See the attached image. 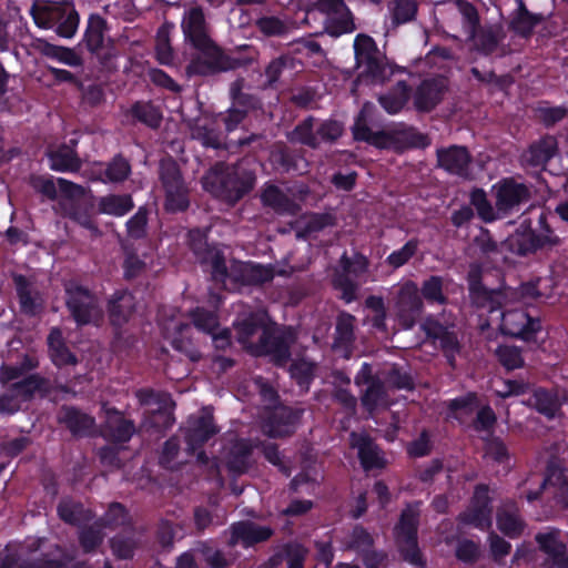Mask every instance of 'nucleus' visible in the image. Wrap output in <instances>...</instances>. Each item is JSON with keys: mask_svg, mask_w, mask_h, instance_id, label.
Wrapping results in <instances>:
<instances>
[{"mask_svg": "<svg viewBox=\"0 0 568 568\" xmlns=\"http://www.w3.org/2000/svg\"><path fill=\"white\" fill-rule=\"evenodd\" d=\"M204 189L226 203L235 204L255 186L256 173L247 161L233 165L216 163L202 178Z\"/></svg>", "mask_w": 568, "mask_h": 568, "instance_id": "1", "label": "nucleus"}, {"mask_svg": "<svg viewBox=\"0 0 568 568\" xmlns=\"http://www.w3.org/2000/svg\"><path fill=\"white\" fill-rule=\"evenodd\" d=\"M317 18L322 20L323 32L335 38L356 28L354 16L344 0H317L306 9L304 23L312 26Z\"/></svg>", "mask_w": 568, "mask_h": 568, "instance_id": "2", "label": "nucleus"}, {"mask_svg": "<svg viewBox=\"0 0 568 568\" xmlns=\"http://www.w3.org/2000/svg\"><path fill=\"white\" fill-rule=\"evenodd\" d=\"M31 14L36 23L41 28L55 29V32L63 38L74 36L79 26V14L74 7L60 0H50L38 7H31Z\"/></svg>", "mask_w": 568, "mask_h": 568, "instance_id": "3", "label": "nucleus"}, {"mask_svg": "<svg viewBox=\"0 0 568 568\" xmlns=\"http://www.w3.org/2000/svg\"><path fill=\"white\" fill-rule=\"evenodd\" d=\"M197 52L186 67L187 75L209 77L227 72L240 67V61L225 54L223 50L210 39L203 44L193 47Z\"/></svg>", "mask_w": 568, "mask_h": 568, "instance_id": "4", "label": "nucleus"}, {"mask_svg": "<svg viewBox=\"0 0 568 568\" xmlns=\"http://www.w3.org/2000/svg\"><path fill=\"white\" fill-rule=\"evenodd\" d=\"M65 305L79 326L97 324L103 316L98 296L89 288L68 282L64 286Z\"/></svg>", "mask_w": 568, "mask_h": 568, "instance_id": "5", "label": "nucleus"}, {"mask_svg": "<svg viewBox=\"0 0 568 568\" xmlns=\"http://www.w3.org/2000/svg\"><path fill=\"white\" fill-rule=\"evenodd\" d=\"M50 392V383L38 374L28 375L22 382L10 385L0 395V416L13 415L22 409V404L32 400L37 395L44 396Z\"/></svg>", "mask_w": 568, "mask_h": 568, "instance_id": "6", "label": "nucleus"}, {"mask_svg": "<svg viewBox=\"0 0 568 568\" xmlns=\"http://www.w3.org/2000/svg\"><path fill=\"white\" fill-rule=\"evenodd\" d=\"M159 176L165 191V207L183 211L189 206V189L182 178L179 164L172 158L160 161Z\"/></svg>", "mask_w": 568, "mask_h": 568, "instance_id": "7", "label": "nucleus"}, {"mask_svg": "<svg viewBox=\"0 0 568 568\" xmlns=\"http://www.w3.org/2000/svg\"><path fill=\"white\" fill-rule=\"evenodd\" d=\"M419 509L417 506H407L402 515L398 525L395 527L396 544L404 560L423 566V557L417 544V527Z\"/></svg>", "mask_w": 568, "mask_h": 568, "instance_id": "8", "label": "nucleus"}, {"mask_svg": "<svg viewBox=\"0 0 568 568\" xmlns=\"http://www.w3.org/2000/svg\"><path fill=\"white\" fill-rule=\"evenodd\" d=\"M469 292L473 302L488 310L489 313L497 312L518 298V293L510 287L504 290H488L480 283V268L471 265L468 272Z\"/></svg>", "mask_w": 568, "mask_h": 568, "instance_id": "9", "label": "nucleus"}, {"mask_svg": "<svg viewBox=\"0 0 568 568\" xmlns=\"http://www.w3.org/2000/svg\"><path fill=\"white\" fill-rule=\"evenodd\" d=\"M217 433L212 413L204 408L197 415H192L184 427L186 452L195 454L199 463L205 465L209 460L201 447Z\"/></svg>", "mask_w": 568, "mask_h": 568, "instance_id": "10", "label": "nucleus"}, {"mask_svg": "<svg viewBox=\"0 0 568 568\" xmlns=\"http://www.w3.org/2000/svg\"><path fill=\"white\" fill-rule=\"evenodd\" d=\"M270 324L271 320L264 311H256L244 315L234 323L237 342L243 348L254 355V353L261 349V342L264 341L263 338H266Z\"/></svg>", "mask_w": 568, "mask_h": 568, "instance_id": "11", "label": "nucleus"}, {"mask_svg": "<svg viewBox=\"0 0 568 568\" xmlns=\"http://www.w3.org/2000/svg\"><path fill=\"white\" fill-rule=\"evenodd\" d=\"M354 50L357 67L364 68L374 80L384 82L392 74V68L371 37L358 34L354 41Z\"/></svg>", "mask_w": 568, "mask_h": 568, "instance_id": "12", "label": "nucleus"}, {"mask_svg": "<svg viewBox=\"0 0 568 568\" xmlns=\"http://www.w3.org/2000/svg\"><path fill=\"white\" fill-rule=\"evenodd\" d=\"M266 338L261 342L262 346L255 356L267 355L276 365H284L291 357V346L295 342V334L290 327H278L271 322Z\"/></svg>", "mask_w": 568, "mask_h": 568, "instance_id": "13", "label": "nucleus"}, {"mask_svg": "<svg viewBox=\"0 0 568 568\" xmlns=\"http://www.w3.org/2000/svg\"><path fill=\"white\" fill-rule=\"evenodd\" d=\"M355 384L357 386H366L362 392L361 402L369 414L379 408H386L389 405L386 386L378 376L373 375L371 365L364 364L362 366L355 377Z\"/></svg>", "mask_w": 568, "mask_h": 568, "instance_id": "14", "label": "nucleus"}, {"mask_svg": "<svg viewBox=\"0 0 568 568\" xmlns=\"http://www.w3.org/2000/svg\"><path fill=\"white\" fill-rule=\"evenodd\" d=\"M302 414L303 409L300 408L274 406L265 412L262 424L263 433L273 438L291 436L294 434Z\"/></svg>", "mask_w": 568, "mask_h": 568, "instance_id": "15", "label": "nucleus"}, {"mask_svg": "<svg viewBox=\"0 0 568 568\" xmlns=\"http://www.w3.org/2000/svg\"><path fill=\"white\" fill-rule=\"evenodd\" d=\"M190 245L199 261L210 266L212 278L226 285L227 266L222 252L209 246L200 231L190 232Z\"/></svg>", "mask_w": 568, "mask_h": 568, "instance_id": "16", "label": "nucleus"}, {"mask_svg": "<svg viewBox=\"0 0 568 568\" xmlns=\"http://www.w3.org/2000/svg\"><path fill=\"white\" fill-rule=\"evenodd\" d=\"M424 303L416 283L408 281L399 290L396 312L403 327L412 328L420 318Z\"/></svg>", "mask_w": 568, "mask_h": 568, "instance_id": "17", "label": "nucleus"}, {"mask_svg": "<svg viewBox=\"0 0 568 568\" xmlns=\"http://www.w3.org/2000/svg\"><path fill=\"white\" fill-rule=\"evenodd\" d=\"M226 534L229 536V546L242 545L243 547H252L268 540L274 535V529L251 520H242L232 524Z\"/></svg>", "mask_w": 568, "mask_h": 568, "instance_id": "18", "label": "nucleus"}, {"mask_svg": "<svg viewBox=\"0 0 568 568\" xmlns=\"http://www.w3.org/2000/svg\"><path fill=\"white\" fill-rule=\"evenodd\" d=\"M181 29L185 42L192 47L203 44L204 41L211 39L204 10L199 3H191L185 8L181 20Z\"/></svg>", "mask_w": 568, "mask_h": 568, "instance_id": "19", "label": "nucleus"}, {"mask_svg": "<svg viewBox=\"0 0 568 568\" xmlns=\"http://www.w3.org/2000/svg\"><path fill=\"white\" fill-rule=\"evenodd\" d=\"M500 329L504 334L530 341L540 329V321L531 318L521 310H510L500 313Z\"/></svg>", "mask_w": 568, "mask_h": 568, "instance_id": "20", "label": "nucleus"}, {"mask_svg": "<svg viewBox=\"0 0 568 568\" xmlns=\"http://www.w3.org/2000/svg\"><path fill=\"white\" fill-rule=\"evenodd\" d=\"M439 168L460 178L470 176L471 156L465 146L450 145L436 152Z\"/></svg>", "mask_w": 568, "mask_h": 568, "instance_id": "21", "label": "nucleus"}, {"mask_svg": "<svg viewBox=\"0 0 568 568\" xmlns=\"http://www.w3.org/2000/svg\"><path fill=\"white\" fill-rule=\"evenodd\" d=\"M488 488L478 485L469 508L460 515V520L477 528L485 529L491 525V508L489 507Z\"/></svg>", "mask_w": 568, "mask_h": 568, "instance_id": "22", "label": "nucleus"}, {"mask_svg": "<svg viewBox=\"0 0 568 568\" xmlns=\"http://www.w3.org/2000/svg\"><path fill=\"white\" fill-rule=\"evenodd\" d=\"M496 209L504 214L514 210L516 206L527 202L530 197L528 187L514 180H505L496 187Z\"/></svg>", "mask_w": 568, "mask_h": 568, "instance_id": "23", "label": "nucleus"}, {"mask_svg": "<svg viewBox=\"0 0 568 568\" xmlns=\"http://www.w3.org/2000/svg\"><path fill=\"white\" fill-rule=\"evenodd\" d=\"M57 418L74 436L84 437L95 433L94 418L73 406H62Z\"/></svg>", "mask_w": 568, "mask_h": 568, "instance_id": "24", "label": "nucleus"}, {"mask_svg": "<svg viewBox=\"0 0 568 568\" xmlns=\"http://www.w3.org/2000/svg\"><path fill=\"white\" fill-rule=\"evenodd\" d=\"M445 83L442 79L423 81L413 93V104L418 112H430L442 101Z\"/></svg>", "mask_w": 568, "mask_h": 568, "instance_id": "25", "label": "nucleus"}, {"mask_svg": "<svg viewBox=\"0 0 568 568\" xmlns=\"http://www.w3.org/2000/svg\"><path fill=\"white\" fill-rule=\"evenodd\" d=\"M352 448L357 449V456L365 470L383 468L385 459L378 446L366 434L352 433L349 436Z\"/></svg>", "mask_w": 568, "mask_h": 568, "instance_id": "26", "label": "nucleus"}, {"mask_svg": "<svg viewBox=\"0 0 568 568\" xmlns=\"http://www.w3.org/2000/svg\"><path fill=\"white\" fill-rule=\"evenodd\" d=\"M274 273L271 267L248 263H234L227 268L226 280H232L247 285H255L268 282Z\"/></svg>", "mask_w": 568, "mask_h": 568, "instance_id": "27", "label": "nucleus"}, {"mask_svg": "<svg viewBox=\"0 0 568 568\" xmlns=\"http://www.w3.org/2000/svg\"><path fill=\"white\" fill-rule=\"evenodd\" d=\"M557 141L554 136L547 135L534 142L523 153L521 162L530 168H545L546 163L556 154Z\"/></svg>", "mask_w": 568, "mask_h": 568, "instance_id": "28", "label": "nucleus"}, {"mask_svg": "<svg viewBox=\"0 0 568 568\" xmlns=\"http://www.w3.org/2000/svg\"><path fill=\"white\" fill-rule=\"evenodd\" d=\"M104 433L119 443L128 442L135 432L132 420L126 419L119 410L105 408Z\"/></svg>", "mask_w": 568, "mask_h": 568, "instance_id": "29", "label": "nucleus"}, {"mask_svg": "<svg viewBox=\"0 0 568 568\" xmlns=\"http://www.w3.org/2000/svg\"><path fill=\"white\" fill-rule=\"evenodd\" d=\"M261 201L263 205L271 207L278 214L294 215L300 211L298 204L274 184L264 186L261 193Z\"/></svg>", "mask_w": 568, "mask_h": 568, "instance_id": "30", "label": "nucleus"}, {"mask_svg": "<svg viewBox=\"0 0 568 568\" xmlns=\"http://www.w3.org/2000/svg\"><path fill=\"white\" fill-rule=\"evenodd\" d=\"M468 39L473 40L477 51L488 55L497 51L505 39V32L501 26H487L474 31V36H468Z\"/></svg>", "mask_w": 568, "mask_h": 568, "instance_id": "31", "label": "nucleus"}, {"mask_svg": "<svg viewBox=\"0 0 568 568\" xmlns=\"http://www.w3.org/2000/svg\"><path fill=\"white\" fill-rule=\"evenodd\" d=\"M410 97V89L405 81H398L387 92L379 94L378 102L389 114L400 112L407 104Z\"/></svg>", "mask_w": 568, "mask_h": 568, "instance_id": "32", "label": "nucleus"}, {"mask_svg": "<svg viewBox=\"0 0 568 568\" xmlns=\"http://www.w3.org/2000/svg\"><path fill=\"white\" fill-rule=\"evenodd\" d=\"M498 528L508 537H516L521 534L525 524L519 516L515 503L507 501L497 511Z\"/></svg>", "mask_w": 568, "mask_h": 568, "instance_id": "33", "label": "nucleus"}, {"mask_svg": "<svg viewBox=\"0 0 568 568\" xmlns=\"http://www.w3.org/2000/svg\"><path fill=\"white\" fill-rule=\"evenodd\" d=\"M252 445L246 440L235 442L229 449L226 466L234 474H244L251 467Z\"/></svg>", "mask_w": 568, "mask_h": 568, "instance_id": "34", "label": "nucleus"}, {"mask_svg": "<svg viewBox=\"0 0 568 568\" xmlns=\"http://www.w3.org/2000/svg\"><path fill=\"white\" fill-rule=\"evenodd\" d=\"M62 214L82 227L88 229L94 236L100 235V231L91 219L90 207L81 201H61Z\"/></svg>", "mask_w": 568, "mask_h": 568, "instance_id": "35", "label": "nucleus"}, {"mask_svg": "<svg viewBox=\"0 0 568 568\" xmlns=\"http://www.w3.org/2000/svg\"><path fill=\"white\" fill-rule=\"evenodd\" d=\"M527 403L548 418H554L561 407V402L557 393L544 388L535 389Z\"/></svg>", "mask_w": 568, "mask_h": 568, "instance_id": "36", "label": "nucleus"}, {"mask_svg": "<svg viewBox=\"0 0 568 568\" xmlns=\"http://www.w3.org/2000/svg\"><path fill=\"white\" fill-rule=\"evenodd\" d=\"M133 311V296L128 292L115 293L109 302V316L113 325L124 324Z\"/></svg>", "mask_w": 568, "mask_h": 568, "instance_id": "37", "label": "nucleus"}, {"mask_svg": "<svg viewBox=\"0 0 568 568\" xmlns=\"http://www.w3.org/2000/svg\"><path fill=\"white\" fill-rule=\"evenodd\" d=\"M13 282L19 297L20 310L27 315H34L38 312V293L33 290L32 283L23 275L14 274Z\"/></svg>", "mask_w": 568, "mask_h": 568, "instance_id": "38", "label": "nucleus"}, {"mask_svg": "<svg viewBox=\"0 0 568 568\" xmlns=\"http://www.w3.org/2000/svg\"><path fill=\"white\" fill-rule=\"evenodd\" d=\"M558 531L539 534L536 536L540 548L548 554L554 566L558 568H568V560L566 558V545L557 539Z\"/></svg>", "mask_w": 568, "mask_h": 568, "instance_id": "39", "label": "nucleus"}, {"mask_svg": "<svg viewBox=\"0 0 568 568\" xmlns=\"http://www.w3.org/2000/svg\"><path fill=\"white\" fill-rule=\"evenodd\" d=\"M301 62L291 54H282L273 59L265 68L266 82L264 88H274L285 71H294Z\"/></svg>", "mask_w": 568, "mask_h": 568, "instance_id": "40", "label": "nucleus"}, {"mask_svg": "<svg viewBox=\"0 0 568 568\" xmlns=\"http://www.w3.org/2000/svg\"><path fill=\"white\" fill-rule=\"evenodd\" d=\"M173 347L184 354L191 362L200 359V353L192 346V343L183 337V333L190 329L189 324L172 323L165 327Z\"/></svg>", "mask_w": 568, "mask_h": 568, "instance_id": "41", "label": "nucleus"}, {"mask_svg": "<svg viewBox=\"0 0 568 568\" xmlns=\"http://www.w3.org/2000/svg\"><path fill=\"white\" fill-rule=\"evenodd\" d=\"M426 329L428 335L433 336L439 342V345L444 351L449 365L454 367L455 354L459 352V343L457 336L439 324L427 326Z\"/></svg>", "mask_w": 568, "mask_h": 568, "instance_id": "42", "label": "nucleus"}, {"mask_svg": "<svg viewBox=\"0 0 568 568\" xmlns=\"http://www.w3.org/2000/svg\"><path fill=\"white\" fill-rule=\"evenodd\" d=\"M341 270L335 271L334 285L343 291V298L351 302L355 297L356 285L349 280L348 274L357 272L354 263L344 254L339 262Z\"/></svg>", "mask_w": 568, "mask_h": 568, "instance_id": "43", "label": "nucleus"}, {"mask_svg": "<svg viewBox=\"0 0 568 568\" xmlns=\"http://www.w3.org/2000/svg\"><path fill=\"white\" fill-rule=\"evenodd\" d=\"M244 87L245 80L243 78H237L230 84V98L232 100V104L242 110L244 109L246 113L261 109V100L252 93L244 92Z\"/></svg>", "mask_w": 568, "mask_h": 568, "instance_id": "44", "label": "nucleus"}, {"mask_svg": "<svg viewBox=\"0 0 568 568\" xmlns=\"http://www.w3.org/2000/svg\"><path fill=\"white\" fill-rule=\"evenodd\" d=\"M315 119L307 116L301 121L291 132L287 133V139L292 143H300L312 149L320 146V140L316 131H314Z\"/></svg>", "mask_w": 568, "mask_h": 568, "instance_id": "45", "label": "nucleus"}, {"mask_svg": "<svg viewBox=\"0 0 568 568\" xmlns=\"http://www.w3.org/2000/svg\"><path fill=\"white\" fill-rule=\"evenodd\" d=\"M254 24L265 37H284L291 31L288 19L278 16L263 14L256 18Z\"/></svg>", "mask_w": 568, "mask_h": 568, "instance_id": "46", "label": "nucleus"}, {"mask_svg": "<svg viewBox=\"0 0 568 568\" xmlns=\"http://www.w3.org/2000/svg\"><path fill=\"white\" fill-rule=\"evenodd\" d=\"M57 510L60 519L70 525H79L91 518L90 513L84 509L83 505L71 498L61 499Z\"/></svg>", "mask_w": 568, "mask_h": 568, "instance_id": "47", "label": "nucleus"}, {"mask_svg": "<svg viewBox=\"0 0 568 568\" xmlns=\"http://www.w3.org/2000/svg\"><path fill=\"white\" fill-rule=\"evenodd\" d=\"M417 7L418 4L416 0L387 1V9L394 26H399L414 20L417 13Z\"/></svg>", "mask_w": 568, "mask_h": 568, "instance_id": "48", "label": "nucleus"}, {"mask_svg": "<svg viewBox=\"0 0 568 568\" xmlns=\"http://www.w3.org/2000/svg\"><path fill=\"white\" fill-rule=\"evenodd\" d=\"M191 136L200 141L204 146L220 149L224 145L220 133L210 121L196 120L191 125Z\"/></svg>", "mask_w": 568, "mask_h": 568, "instance_id": "49", "label": "nucleus"}, {"mask_svg": "<svg viewBox=\"0 0 568 568\" xmlns=\"http://www.w3.org/2000/svg\"><path fill=\"white\" fill-rule=\"evenodd\" d=\"M536 250V244L532 235L517 233L500 242V254L513 253L519 256H525Z\"/></svg>", "mask_w": 568, "mask_h": 568, "instance_id": "50", "label": "nucleus"}, {"mask_svg": "<svg viewBox=\"0 0 568 568\" xmlns=\"http://www.w3.org/2000/svg\"><path fill=\"white\" fill-rule=\"evenodd\" d=\"M133 207L130 195H106L99 201V211L104 214L121 216Z\"/></svg>", "mask_w": 568, "mask_h": 568, "instance_id": "51", "label": "nucleus"}, {"mask_svg": "<svg viewBox=\"0 0 568 568\" xmlns=\"http://www.w3.org/2000/svg\"><path fill=\"white\" fill-rule=\"evenodd\" d=\"M444 282L442 276L433 275L423 282L419 294H422L428 303L444 305L447 303V297L444 294Z\"/></svg>", "mask_w": 568, "mask_h": 568, "instance_id": "52", "label": "nucleus"}, {"mask_svg": "<svg viewBox=\"0 0 568 568\" xmlns=\"http://www.w3.org/2000/svg\"><path fill=\"white\" fill-rule=\"evenodd\" d=\"M374 544L372 535L363 527L356 526L345 537L344 545L346 549L354 550L357 554H366Z\"/></svg>", "mask_w": 568, "mask_h": 568, "instance_id": "53", "label": "nucleus"}, {"mask_svg": "<svg viewBox=\"0 0 568 568\" xmlns=\"http://www.w3.org/2000/svg\"><path fill=\"white\" fill-rule=\"evenodd\" d=\"M456 9L462 17V26L465 33L474 36V31L479 28L480 18L476 7L466 0H456Z\"/></svg>", "mask_w": 568, "mask_h": 568, "instance_id": "54", "label": "nucleus"}, {"mask_svg": "<svg viewBox=\"0 0 568 568\" xmlns=\"http://www.w3.org/2000/svg\"><path fill=\"white\" fill-rule=\"evenodd\" d=\"M541 487L552 488L557 501L568 508V479L562 471L552 470L551 474L541 481Z\"/></svg>", "mask_w": 568, "mask_h": 568, "instance_id": "55", "label": "nucleus"}, {"mask_svg": "<svg viewBox=\"0 0 568 568\" xmlns=\"http://www.w3.org/2000/svg\"><path fill=\"white\" fill-rule=\"evenodd\" d=\"M104 30L105 21L101 17H90L85 31V43L90 51L95 52L103 45Z\"/></svg>", "mask_w": 568, "mask_h": 568, "instance_id": "56", "label": "nucleus"}, {"mask_svg": "<svg viewBox=\"0 0 568 568\" xmlns=\"http://www.w3.org/2000/svg\"><path fill=\"white\" fill-rule=\"evenodd\" d=\"M355 317L347 313L338 315L336 321L335 342L336 346H348L354 341Z\"/></svg>", "mask_w": 568, "mask_h": 568, "instance_id": "57", "label": "nucleus"}, {"mask_svg": "<svg viewBox=\"0 0 568 568\" xmlns=\"http://www.w3.org/2000/svg\"><path fill=\"white\" fill-rule=\"evenodd\" d=\"M43 53L47 57L57 59L58 61L70 67H79L82 64L81 57L70 48L45 43L43 47Z\"/></svg>", "mask_w": 568, "mask_h": 568, "instance_id": "58", "label": "nucleus"}, {"mask_svg": "<svg viewBox=\"0 0 568 568\" xmlns=\"http://www.w3.org/2000/svg\"><path fill=\"white\" fill-rule=\"evenodd\" d=\"M133 115L150 128H158L162 121V114L156 106L148 102H138L132 108Z\"/></svg>", "mask_w": 568, "mask_h": 568, "instance_id": "59", "label": "nucleus"}, {"mask_svg": "<svg viewBox=\"0 0 568 568\" xmlns=\"http://www.w3.org/2000/svg\"><path fill=\"white\" fill-rule=\"evenodd\" d=\"M51 169L55 171H77L80 168L79 160L69 149H62L50 154Z\"/></svg>", "mask_w": 568, "mask_h": 568, "instance_id": "60", "label": "nucleus"}, {"mask_svg": "<svg viewBox=\"0 0 568 568\" xmlns=\"http://www.w3.org/2000/svg\"><path fill=\"white\" fill-rule=\"evenodd\" d=\"M538 22V17L528 12L525 7H520L517 17L511 21V28L521 37H528Z\"/></svg>", "mask_w": 568, "mask_h": 568, "instance_id": "61", "label": "nucleus"}, {"mask_svg": "<svg viewBox=\"0 0 568 568\" xmlns=\"http://www.w3.org/2000/svg\"><path fill=\"white\" fill-rule=\"evenodd\" d=\"M99 523L104 528H116L128 524L129 516L121 504L113 503Z\"/></svg>", "mask_w": 568, "mask_h": 568, "instance_id": "62", "label": "nucleus"}, {"mask_svg": "<svg viewBox=\"0 0 568 568\" xmlns=\"http://www.w3.org/2000/svg\"><path fill=\"white\" fill-rule=\"evenodd\" d=\"M470 202L477 210L478 215L486 222H491L497 219L495 209L487 200V195L483 190H475L471 192Z\"/></svg>", "mask_w": 568, "mask_h": 568, "instance_id": "63", "label": "nucleus"}, {"mask_svg": "<svg viewBox=\"0 0 568 568\" xmlns=\"http://www.w3.org/2000/svg\"><path fill=\"white\" fill-rule=\"evenodd\" d=\"M131 172V166L129 162L118 155L115 156L106 166L104 171V175L110 182H122L124 181Z\"/></svg>", "mask_w": 568, "mask_h": 568, "instance_id": "64", "label": "nucleus"}]
</instances>
